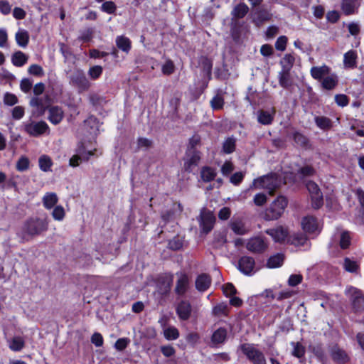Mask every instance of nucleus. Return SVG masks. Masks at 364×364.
<instances>
[{
	"label": "nucleus",
	"instance_id": "e433bc0d",
	"mask_svg": "<svg viewBox=\"0 0 364 364\" xmlns=\"http://www.w3.org/2000/svg\"><path fill=\"white\" fill-rule=\"evenodd\" d=\"M53 165V161L50 156L47 155H42L38 159V166L41 171L48 172L50 171Z\"/></svg>",
	"mask_w": 364,
	"mask_h": 364
},
{
	"label": "nucleus",
	"instance_id": "4d7b16f0",
	"mask_svg": "<svg viewBox=\"0 0 364 364\" xmlns=\"http://www.w3.org/2000/svg\"><path fill=\"white\" fill-rule=\"evenodd\" d=\"M65 210L61 205H56L52 212V216L55 220L61 221L65 217Z\"/></svg>",
	"mask_w": 364,
	"mask_h": 364
},
{
	"label": "nucleus",
	"instance_id": "423d86ee",
	"mask_svg": "<svg viewBox=\"0 0 364 364\" xmlns=\"http://www.w3.org/2000/svg\"><path fill=\"white\" fill-rule=\"evenodd\" d=\"M198 220L202 232L207 234L213 229L215 218L211 211L203 208L200 210Z\"/></svg>",
	"mask_w": 364,
	"mask_h": 364
},
{
	"label": "nucleus",
	"instance_id": "aec40b11",
	"mask_svg": "<svg viewBox=\"0 0 364 364\" xmlns=\"http://www.w3.org/2000/svg\"><path fill=\"white\" fill-rule=\"evenodd\" d=\"M48 120L53 124H59L64 117V112L61 107L53 106L49 108Z\"/></svg>",
	"mask_w": 364,
	"mask_h": 364
},
{
	"label": "nucleus",
	"instance_id": "4be33fe9",
	"mask_svg": "<svg viewBox=\"0 0 364 364\" xmlns=\"http://www.w3.org/2000/svg\"><path fill=\"white\" fill-rule=\"evenodd\" d=\"M211 284V278L206 274H199L196 279V288L198 291L203 292L206 291Z\"/></svg>",
	"mask_w": 364,
	"mask_h": 364
},
{
	"label": "nucleus",
	"instance_id": "bf43d9fd",
	"mask_svg": "<svg viewBox=\"0 0 364 364\" xmlns=\"http://www.w3.org/2000/svg\"><path fill=\"white\" fill-rule=\"evenodd\" d=\"M175 70V66L172 60H168L166 63L162 65L161 71L163 74L166 75H169L172 74Z\"/></svg>",
	"mask_w": 364,
	"mask_h": 364
},
{
	"label": "nucleus",
	"instance_id": "6e6d98bb",
	"mask_svg": "<svg viewBox=\"0 0 364 364\" xmlns=\"http://www.w3.org/2000/svg\"><path fill=\"white\" fill-rule=\"evenodd\" d=\"M29 160L26 156H21L19 158V159L17 161L16 164V168L19 171H25L28 169L29 168Z\"/></svg>",
	"mask_w": 364,
	"mask_h": 364
},
{
	"label": "nucleus",
	"instance_id": "ddd939ff",
	"mask_svg": "<svg viewBox=\"0 0 364 364\" xmlns=\"http://www.w3.org/2000/svg\"><path fill=\"white\" fill-rule=\"evenodd\" d=\"M246 247L252 252L260 253L267 249V244L262 237H255L249 240Z\"/></svg>",
	"mask_w": 364,
	"mask_h": 364
},
{
	"label": "nucleus",
	"instance_id": "338daca9",
	"mask_svg": "<svg viewBox=\"0 0 364 364\" xmlns=\"http://www.w3.org/2000/svg\"><path fill=\"white\" fill-rule=\"evenodd\" d=\"M4 102L9 106H13L18 102L17 97L9 92H6L4 96Z\"/></svg>",
	"mask_w": 364,
	"mask_h": 364
},
{
	"label": "nucleus",
	"instance_id": "69168bd1",
	"mask_svg": "<svg viewBox=\"0 0 364 364\" xmlns=\"http://www.w3.org/2000/svg\"><path fill=\"white\" fill-rule=\"evenodd\" d=\"M298 173L304 177L314 176L316 173L314 168L311 166L306 165L299 169Z\"/></svg>",
	"mask_w": 364,
	"mask_h": 364
},
{
	"label": "nucleus",
	"instance_id": "39448f33",
	"mask_svg": "<svg viewBox=\"0 0 364 364\" xmlns=\"http://www.w3.org/2000/svg\"><path fill=\"white\" fill-rule=\"evenodd\" d=\"M68 78L70 85L77 88L79 92L88 90L90 86V82L82 70H74Z\"/></svg>",
	"mask_w": 364,
	"mask_h": 364
},
{
	"label": "nucleus",
	"instance_id": "20e7f679",
	"mask_svg": "<svg viewBox=\"0 0 364 364\" xmlns=\"http://www.w3.org/2000/svg\"><path fill=\"white\" fill-rule=\"evenodd\" d=\"M242 352L252 364H267L264 353L255 345L244 343L240 346Z\"/></svg>",
	"mask_w": 364,
	"mask_h": 364
},
{
	"label": "nucleus",
	"instance_id": "412c9836",
	"mask_svg": "<svg viewBox=\"0 0 364 364\" xmlns=\"http://www.w3.org/2000/svg\"><path fill=\"white\" fill-rule=\"evenodd\" d=\"M330 71V68L326 65H323L322 66L312 67L311 68L310 73L314 79L321 80L329 75Z\"/></svg>",
	"mask_w": 364,
	"mask_h": 364
},
{
	"label": "nucleus",
	"instance_id": "b1692460",
	"mask_svg": "<svg viewBox=\"0 0 364 364\" xmlns=\"http://www.w3.org/2000/svg\"><path fill=\"white\" fill-rule=\"evenodd\" d=\"M48 97H34L30 100V105L36 107L41 113H43L48 107Z\"/></svg>",
	"mask_w": 364,
	"mask_h": 364
},
{
	"label": "nucleus",
	"instance_id": "2eb2a0df",
	"mask_svg": "<svg viewBox=\"0 0 364 364\" xmlns=\"http://www.w3.org/2000/svg\"><path fill=\"white\" fill-rule=\"evenodd\" d=\"M176 311L181 320H188L190 318L192 311L190 302L183 300L180 301L176 306Z\"/></svg>",
	"mask_w": 364,
	"mask_h": 364
},
{
	"label": "nucleus",
	"instance_id": "6e6552de",
	"mask_svg": "<svg viewBox=\"0 0 364 364\" xmlns=\"http://www.w3.org/2000/svg\"><path fill=\"white\" fill-rule=\"evenodd\" d=\"M23 127L25 132L32 136H38L48 129V124L43 121L38 122L29 121L24 122Z\"/></svg>",
	"mask_w": 364,
	"mask_h": 364
},
{
	"label": "nucleus",
	"instance_id": "3c124183",
	"mask_svg": "<svg viewBox=\"0 0 364 364\" xmlns=\"http://www.w3.org/2000/svg\"><path fill=\"white\" fill-rule=\"evenodd\" d=\"M22 176L19 175L12 174L10 176L7 181V186L9 188H13L15 191H18V185L20 184Z\"/></svg>",
	"mask_w": 364,
	"mask_h": 364
},
{
	"label": "nucleus",
	"instance_id": "6ab92c4d",
	"mask_svg": "<svg viewBox=\"0 0 364 364\" xmlns=\"http://www.w3.org/2000/svg\"><path fill=\"white\" fill-rule=\"evenodd\" d=\"M358 54L354 50H350L343 55L345 68L353 69L357 67Z\"/></svg>",
	"mask_w": 364,
	"mask_h": 364
},
{
	"label": "nucleus",
	"instance_id": "473e14b6",
	"mask_svg": "<svg viewBox=\"0 0 364 364\" xmlns=\"http://www.w3.org/2000/svg\"><path fill=\"white\" fill-rule=\"evenodd\" d=\"M309 349L322 364L326 363V355L325 351L321 344H316V345L310 346Z\"/></svg>",
	"mask_w": 364,
	"mask_h": 364
},
{
	"label": "nucleus",
	"instance_id": "e2e57ef3",
	"mask_svg": "<svg viewBox=\"0 0 364 364\" xmlns=\"http://www.w3.org/2000/svg\"><path fill=\"white\" fill-rule=\"evenodd\" d=\"M84 126L87 127L90 126V130H89V132L91 134H95L97 131V122H96V118L93 117H90L86 120L84 121Z\"/></svg>",
	"mask_w": 364,
	"mask_h": 364
},
{
	"label": "nucleus",
	"instance_id": "f257e3e1",
	"mask_svg": "<svg viewBox=\"0 0 364 364\" xmlns=\"http://www.w3.org/2000/svg\"><path fill=\"white\" fill-rule=\"evenodd\" d=\"M48 223L46 217H31L23 222L19 235L23 240H28L46 232Z\"/></svg>",
	"mask_w": 364,
	"mask_h": 364
},
{
	"label": "nucleus",
	"instance_id": "a18cd8bd",
	"mask_svg": "<svg viewBox=\"0 0 364 364\" xmlns=\"http://www.w3.org/2000/svg\"><path fill=\"white\" fill-rule=\"evenodd\" d=\"M230 227L232 230L237 235H242L247 232L245 225L241 220L232 221L230 224Z\"/></svg>",
	"mask_w": 364,
	"mask_h": 364
},
{
	"label": "nucleus",
	"instance_id": "c9c22d12",
	"mask_svg": "<svg viewBox=\"0 0 364 364\" xmlns=\"http://www.w3.org/2000/svg\"><path fill=\"white\" fill-rule=\"evenodd\" d=\"M295 61L294 56L291 53L285 54L280 60L282 70L290 71Z\"/></svg>",
	"mask_w": 364,
	"mask_h": 364
},
{
	"label": "nucleus",
	"instance_id": "4c0bfd02",
	"mask_svg": "<svg viewBox=\"0 0 364 364\" xmlns=\"http://www.w3.org/2000/svg\"><path fill=\"white\" fill-rule=\"evenodd\" d=\"M283 262L284 255L282 254H277L269 258L267 265L269 268H277L281 267Z\"/></svg>",
	"mask_w": 364,
	"mask_h": 364
},
{
	"label": "nucleus",
	"instance_id": "9d476101",
	"mask_svg": "<svg viewBox=\"0 0 364 364\" xmlns=\"http://www.w3.org/2000/svg\"><path fill=\"white\" fill-rule=\"evenodd\" d=\"M265 233L271 236L275 242L282 243L288 240L289 231L287 228L279 225L273 228L267 229Z\"/></svg>",
	"mask_w": 364,
	"mask_h": 364
},
{
	"label": "nucleus",
	"instance_id": "13d9d810",
	"mask_svg": "<svg viewBox=\"0 0 364 364\" xmlns=\"http://www.w3.org/2000/svg\"><path fill=\"white\" fill-rule=\"evenodd\" d=\"M350 233L348 231H344L341 235L340 238V247L342 249L348 248L350 245Z\"/></svg>",
	"mask_w": 364,
	"mask_h": 364
},
{
	"label": "nucleus",
	"instance_id": "2f4dec72",
	"mask_svg": "<svg viewBox=\"0 0 364 364\" xmlns=\"http://www.w3.org/2000/svg\"><path fill=\"white\" fill-rule=\"evenodd\" d=\"M116 45L119 49L128 53L131 50V41L124 36H119L116 38Z\"/></svg>",
	"mask_w": 364,
	"mask_h": 364
},
{
	"label": "nucleus",
	"instance_id": "774afa93",
	"mask_svg": "<svg viewBox=\"0 0 364 364\" xmlns=\"http://www.w3.org/2000/svg\"><path fill=\"white\" fill-rule=\"evenodd\" d=\"M183 246V241L178 237H174L168 242V247L173 250H178Z\"/></svg>",
	"mask_w": 364,
	"mask_h": 364
},
{
	"label": "nucleus",
	"instance_id": "79ce46f5",
	"mask_svg": "<svg viewBox=\"0 0 364 364\" xmlns=\"http://www.w3.org/2000/svg\"><path fill=\"white\" fill-rule=\"evenodd\" d=\"M228 311V306L226 304L220 303L213 307L212 312L215 316H227Z\"/></svg>",
	"mask_w": 364,
	"mask_h": 364
},
{
	"label": "nucleus",
	"instance_id": "a878e982",
	"mask_svg": "<svg viewBox=\"0 0 364 364\" xmlns=\"http://www.w3.org/2000/svg\"><path fill=\"white\" fill-rule=\"evenodd\" d=\"M228 332L225 328L220 327L215 330L211 336V343L218 345L225 343L227 339Z\"/></svg>",
	"mask_w": 364,
	"mask_h": 364
},
{
	"label": "nucleus",
	"instance_id": "0e129e2a",
	"mask_svg": "<svg viewBox=\"0 0 364 364\" xmlns=\"http://www.w3.org/2000/svg\"><path fill=\"white\" fill-rule=\"evenodd\" d=\"M287 41V36H279L275 42V48L277 50L284 51L286 49Z\"/></svg>",
	"mask_w": 364,
	"mask_h": 364
},
{
	"label": "nucleus",
	"instance_id": "8fccbe9b",
	"mask_svg": "<svg viewBox=\"0 0 364 364\" xmlns=\"http://www.w3.org/2000/svg\"><path fill=\"white\" fill-rule=\"evenodd\" d=\"M235 149V139L233 137L228 138L223 143V151L225 154H231Z\"/></svg>",
	"mask_w": 364,
	"mask_h": 364
},
{
	"label": "nucleus",
	"instance_id": "052dcab7",
	"mask_svg": "<svg viewBox=\"0 0 364 364\" xmlns=\"http://www.w3.org/2000/svg\"><path fill=\"white\" fill-rule=\"evenodd\" d=\"M102 73V68L100 65L92 66L89 69L88 75L92 80L97 79Z\"/></svg>",
	"mask_w": 364,
	"mask_h": 364
},
{
	"label": "nucleus",
	"instance_id": "f3484780",
	"mask_svg": "<svg viewBox=\"0 0 364 364\" xmlns=\"http://www.w3.org/2000/svg\"><path fill=\"white\" fill-rule=\"evenodd\" d=\"M301 226L303 230L308 233H314L318 230V223L316 218L306 216L302 219Z\"/></svg>",
	"mask_w": 364,
	"mask_h": 364
},
{
	"label": "nucleus",
	"instance_id": "c85d7f7f",
	"mask_svg": "<svg viewBox=\"0 0 364 364\" xmlns=\"http://www.w3.org/2000/svg\"><path fill=\"white\" fill-rule=\"evenodd\" d=\"M249 11V7L245 3L236 5L231 11V15L235 18H242Z\"/></svg>",
	"mask_w": 364,
	"mask_h": 364
},
{
	"label": "nucleus",
	"instance_id": "f8f14e48",
	"mask_svg": "<svg viewBox=\"0 0 364 364\" xmlns=\"http://www.w3.org/2000/svg\"><path fill=\"white\" fill-rule=\"evenodd\" d=\"M186 156L187 159L184 164L185 169L191 172L193 168L198 166L200 159V154L196 149H188Z\"/></svg>",
	"mask_w": 364,
	"mask_h": 364
},
{
	"label": "nucleus",
	"instance_id": "c756f323",
	"mask_svg": "<svg viewBox=\"0 0 364 364\" xmlns=\"http://www.w3.org/2000/svg\"><path fill=\"white\" fill-rule=\"evenodd\" d=\"M58 201V198L56 193L53 192L46 193L43 198V203L46 209H51L54 208Z\"/></svg>",
	"mask_w": 364,
	"mask_h": 364
},
{
	"label": "nucleus",
	"instance_id": "393cba45",
	"mask_svg": "<svg viewBox=\"0 0 364 364\" xmlns=\"http://www.w3.org/2000/svg\"><path fill=\"white\" fill-rule=\"evenodd\" d=\"M314 122L316 127L323 131L329 130L333 127V121L326 116H314Z\"/></svg>",
	"mask_w": 364,
	"mask_h": 364
},
{
	"label": "nucleus",
	"instance_id": "7ed1b4c3",
	"mask_svg": "<svg viewBox=\"0 0 364 364\" xmlns=\"http://www.w3.org/2000/svg\"><path fill=\"white\" fill-rule=\"evenodd\" d=\"M288 204L287 199L284 196H278L264 210V219L267 221L279 219L283 214Z\"/></svg>",
	"mask_w": 364,
	"mask_h": 364
},
{
	"label": "nucleus",
	"instance_id": "c03bdc74",
	"mask_svg": "<svg viewBox=\"0 0 364 364\" xmlns=\"http://www.w3.org/2000/svg\"><path fill=\"white\" fill-rule=\"evenodd\" d=\"M343 266L346 271L350 273H355L359 269L357 262L354 260H351L348 257L344 259Z\"/></svg>",
	"mask_w": 364,
	"mask_h": 364
},
{
	"label": "nucleus",
	"instance_id": "a19ab883",
	"mask_svg": "<svg viewBox=\"0 0 364 364\" xmlns=\"http://www.w3.org/2000/svg\"><path fill=\"white\" fill-rule=\"evenodd\" d=\"M24 347V341L20 336L14 337L9 341V348L13 351H20Z\"/></svg>",
	"mask_w": 364,
	"mask_h": 364
},
{
	"label": "nucleus",
	"instance_id": "4468645a",
	"mask_svg": "<svg viewBox=\"0 0 364 364\" xmlns=\"http://www.w3.org/2000/svg\"><path fill=\"white\" fill-rule=\"evenodd\" d=\"M255 260L248 256L242 257L238 262L239 270L245 275H252L255 271Z\"/></svg>",
	"mask_w": 364,
	"mask_h": 364
},
{
	"label": "nucleus",
	"instance_id": "58836bf2",
	"mask_svg": "<svg viewBox=\"0 0 364 364\" xmlns=\"http://www.w3.org/2000/svg\"><path fill=\"white\" fill-rule=\"evenodd\" d=\"M164 336L168 341L176 340L179 337V331L174 326L164 328Z\"/></svg>",
	"mask_w": 364,
	"mask_h": 364
},
{
	"label": "nucleus",
	"instance_id": "5fc2aeb1",
	"mask_svg": "<svg viewBox=\"0 0 364 364\" xmlns=\"http://www.w3.org/2000/svg\"><path fill=\"white\" fill-rule=\"evenodd\" d=\"M210 105L213 109H220L224 105V99L220 95L214 96L210 100Z\"/></svg>",
	"mask_w": 364,
	"mask_h": 364
},
{
	"label": "nucleus",
	"instance_id": "603ef678",
	"mask_svg": "<svg viewBox=\"0 0 364 364\" xmlns=\"http://www.w3.org/2000/svg\"><path fill=\"white\" fill-rule=\"evenodd\" d=\"M173 282V276L166 277L163 279V287H160V293L163 295H166L169 293Z\"/></svg>",
	"mask_w": 364,
	"mask_h": 364
},
{
	"label": "nucleus",
	"instance_id": "9b49d317",
	"mask_svg": "<svg viewBox=\"0 0 364 364\" xmlns=\"http://www.w3.org/2000/svg\"><path fill=\"white\" fill-rule=\"evenodd\" d=\"M348 294L350 296L353 306L357 311L364 309V296L363 293L354 287L348 289Z\"/></svg>",
	"mask_w": 364,
	"mask_h": 364
},
{
	"label": "nucleus",
	"instance_id": "09e8293b",
	"mask_svg": "<svg viewBox=\"0 0 364 364\" xmlns=\"http://www.w3.org/2000/svg\"><path fill=\"white\" fill-rule=\"evenodd\" d=\"M201 65L203 75H206L209 79H210L213 68L212 61L207 58H204L201 61Z\"/></svg>",
	"mask_w": 364,
	"mask_h": 364
},
{
	"label": "nucleus",
	"instance_id": "a211bd4d",
	"mask_svg": "<svg viewBox=\"0 0 364 364\" xmlns=\"http://www.w3.org/2000/svg\"><path fill=\"white\" fill-rule=\"evenodd\" d=\"M360 5V0H342L341 9L345 15L349 16L355 14Z\"/></svg>",
	"mask_w": 364,
	"mask_h": 364
},
{
	"label": "nucleus",
	"instance_id": "de8ad7c7",
	"mask_svg": "<svg viewBox=\"0 0 364 364\" xmlns=\"http://www.w3.org/2000/svg\"><path fill=\"white\" fill-rule=\"evenodd\" d=\"M291 346L293 348L292 355L296 358H301L305 354V348L299 342H291Z\"/></svg>",
	"mask_w": 364,
	"mask_h": 364
},
{
	"label": "nucleus",
	"instance_id": "680f3d73",
	"mask_svg": "<svg viewBox=\"0 0 364 364\" xmlns=\"http://www.w3.org/2000/svg\"><path fill=\"white\" fill-rule=\"evenodd\" d=\"M245 173L242 171H239L233 173L230 178V181L235 186H238L243 181Z\"/></svg>",
	"mask_w": 364,
	"mask_h": 364
},
{
	"label": "nucleus",
	"instance_id": "0eeeda50",
	"mask_svg": "<svg viewBox=\"0 0 364 364\" xmlns=\"http://www.w3.org/2000/svg\"><path fill=\"white\" fill-rule=\"evenodd\" d=\"M306 186L309 192L313 208L318 209L321 207L323 205V194L318 186L315 182L309 181Z\"/></svg>",
	"mask_w": 364,
	"mask_h": 364
},
{
	"label": "nucleus",
	"instance_id": "5701e85b",
	"mask_svg": "<svg viewBox=\"0 0 364 364\" xmlns=\"http://www.w3.org/2000/svg\"><path fill=\"white\" fill-rule=\"evenodd\" d=\"M275 111L272 109L268 110H259L257 112V121L259 124L263 125L271 124L274 120Z\"/></svg>",
	"mask_w": 364,
	"mask_h": 364
},
{
	"label": "nucleus",
	"instance_id": "f03ea898",
	"mask_svg": "<svg viewBox=\"0 0 364 364\" xmlns=\"http://www.w3.org/2000/svg\"><path fill=\"white\" fill-rule=\"evenodd\" d=\"M281 185V178L275 173L267 174L253 180L252 185L247 190L267 189L270 195H273L274 191Z\"/></svg>",
	"mask_w": 364,
	"mask_h": 364
},
{
	"label": "nucleus",
	"instance_id": "49530a36",
	"mask_svg": "<svg viewBox=\"0 0 364 364\" xmlns=\"http://www.w3.org/2000/svg\"><path fill=\"white\" fill-rule=\"evenodd\" d=\"M306 241V237L302 233L295 234L291 238H288V242L296 246H304Z\"/></svg>",
	"mask_w": 364,
	"mask_h": 364
},
{
	"label": "nucleus",
	"instance_id": "ea45409f",
	"mask_svg": "<svg viewBox=\"0 0 364 364\" xmlns=\"http://www.w3.org/2000/svg\"><path fill=\"white\" fill-rule=\"evenodd\" d=\"M289 72L290 71L282 70L279 74V85L284 88H288L291 85Z\"/></svg>",
	"mask_w": 364,
	"mask_h": 364
},
{
	"label": "nucleus",
	"instance_id": "864d4df0",
	"mask_svg": "<svg viewBox=\"0 0 364 364\" xmlns=\"http://www.w3.org/2000/svg\"><path fill=\"white\" fill-rule=\"evenodd\" d=\"M100 9L103 12H105L109 14H112L115 13L117 10V6L113 1H105L102 4Z\"/></svg>",
	"mask_w": 364,
	"mask_h": 364
},
{
	"label": "nucleus",
	"instance_id": "bb28decb",
	"mask_svg": "<svg viewBox=\"0 0 364 364\" xmlns=\"http://www.w3.org/2000/svg\"><path fill=\"white\" fill-rule=\"evenodd\" d=\"M289 137L294 140L297 146L306 147L309 145V141L308 137L299 131L294 130L291 133Z\"/></svg>",
	"mask_w": 364,
	"mask_h": 364
},
{
	"label": "nucleus",
	"instance_id": "1a4fd4ad",
	"mask_svg": "<svg viewBox=\"0 0 364 364\" xmlns=\"http://www.w3.org/2000/svg\"><path fill=\"white\" fill-rule=\"evenodd\" d=\"M177 280L174 289L175 293L178 296H184L190 288V279L188 276L183 272H177Z\"/></svg>",
	"mask_w": 364,
	"mask_h": 364
},
{
	"label": "nucleus",
	"instance_id": "cd10ccee",
	"mask_svg": "<svg viewBox=\"0 0 364 364\" xmlns=\"http://www.w3.org/2000/svg\"><path fill=\"white\" fill-rule=\"evenodd\" d=\"M28 56L21 50L14 52L11 55V63L16 67H22L27 63Z\"/></svg>",
	"mask_w": 364,
	"mask_h": 364
},
{
	"label": "nucleus",
	"instance_id": "7c9ffc66",
	"mask_svg": "<svg viewBox=\"0 0 364 364\" xmlns=\"http://www.w3.org/2000/svg\"><path fill=\"white\" fill-rule=\"evenodd\" d=\"M16 43L22 48H26L29 42V34L24 29H19L15 35Z\"/></svg>",
	"mask_w": 364,
	"mask_h": 364
},
{
	"label": "nucleus",
	"instance_id": "72a5a7b5",
	"mask_svg": "<svg viewBox=\"0 0 364 364\" xmlns=\"http://www.w3.org/2000/svg\"><path fill=\"white\" fill-rule=\"evenodd\" d=\"M321 84L324 89L333 90L338 84V77L336 74L328 75L322 80Z\"/></svg>",
	"mask_w": 364,
	"mask_h": 364
},
{
	"label": "nucleus",
	"instance_id": "dca6fc26",
	"mask_svg": "<svg viewBox=\"0 0 364 364\" xmlns=\"http://www.w3.org/2000/svg\"><path fill=\"white\" fill-rule=\"evenodd\" d=\"M330 354L333 360L339 364H344L349 360L348 354L338 346H333L331 348Z\"/></svg>",
	"mask_w": 364,
	"mask_h": 364
},
{
	"label": "nucleus",
	"instance_id": "37998d69",
	"mask_svg": "<svg viewBox=\"0 0 364 364\" xmlns=\"http://www.w3.org/2000/svg\"><path fill=\"white\" fill-rule=\"evenodd\" d=\"M95 151L96 149L94 151H86L84 145L80 144L76 149L75 154L79 155L84 161H87L90 156L95 155Z\"/></svg>",
	"mask_w": 364,
	"mask_h": 364
},
{
	"label": "nucleus",
	"instance_id": "f704fd0d",
	"mask_svg": "<svg viewBox=\"0 0 364 364\" xmlns=\"http://www.w3.org/2000/svg\"><path fill=\"white\" fill-rule=\"evenodd\" d=\"M216 171L214 168L209 166H204L200 171V177L204 182H210L216 176Z\"/></svg>",
	"mask_w": 364,
	"mask_h": 364
}]
</instances>
